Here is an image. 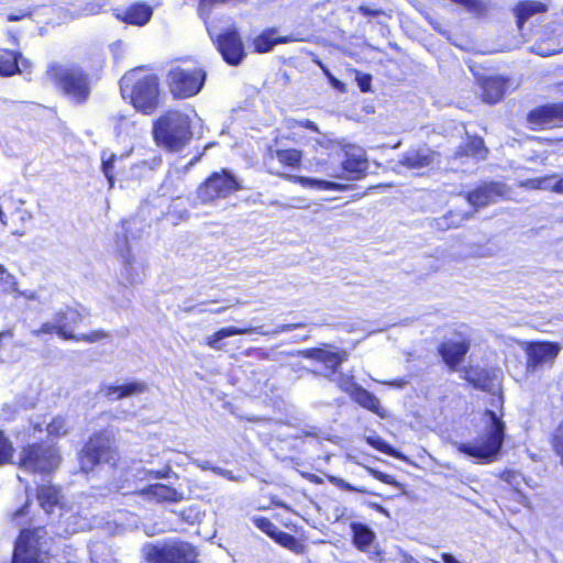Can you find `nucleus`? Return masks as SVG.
Masks as SVG:
<instances>
[{
    "label": "nucleus",
    "mask_w": 563,
    "mask_h": 563,
    "mask_svg": "<svg viewBox=\"0 0 563 563\" xmlns=\"http://www.w3.org/2000/svg\"><path fill=\"white\" fill-rule=\"evenodd\" d=\"M90 558L92 563H119L111 549L103 542H93L90 545Z\"/></svg>",
    "instance_id": "c9c22d12"
},
{
    "label": "nucleus",
    "mask_w": 563,
    "mask_h": 563,
    "mask_svg": "<svg viewBox=\"0 0 563 563\" xmlns=\"http://www.w3.org/2000/svg\"><path fill=\"white\" fill-rule=\"evenodd\" d=\"M153 134L158 145L179 151L191 139L190 120L180 111H167L154 123Z\"/></svg>",
    "instance_id": "7ed1b4c3"
},
{
    "label": "nucleus",
    "mask_w": 563,
    "mask_h": 563,
    "mask_svg": "<svg viewBox=\"0 0 563 563\" xmlns=\"http://www.w3.org/2000/svg\"><path fill=\"white\" fill-rule=\"evenodd\" d=\"M211 471H212L214 474L219 475V476H223V477H225V478H228V479H230V481H235V477H234V476L232 475V473H231L230 471H228V470H224V468H221V467H217V466H214V467H212V468H211Z\"/></svg>",
    "instance_id": "052dcab7"
},
{
    "label": "nucleus",
    "mask_w": 563,
    "mask_h": 563,
    "mask_svg": "<svg viewBox=\"0 0 563 563\" xmlns=\"http://www.w3.org/2000/svg\"><path fill=\"white\" fill-rule=\"evenodd\" d=\"M367 470H368V472H369L371 474H373V475H374V477H376L377 479H379V481H382V482H384V483H390V482H389V479H388V477H389L388 475H386V474H384V473H382V472H378V471H376V470H373V468H367Z\"/></svg>",
    "instance_id": "680f3d73"
},
{
    "label": "nucleus",
    "mask_w": 563,
    "mask_h": 563,
    "mask_svg": "<svg viewBox=\"0 0 563 563\" xmlns=\"http://www.w3.org/2000/svg\"><path fill=\"white\" fill-rule=\"evenodd\" d=\"M487 155V148L481 137H472L465 146H461L456 152V157L471 156L476 161L484 159Z\"/></svg>",
    "instance_id": "473e14b6"
},
{
    "label": "nucleus",
    "mask_w": 563,
    "mask_h": 563,
    "mask_svg": "<svg viewBox=\"0 0 563 563\" xmlns=\"http://www.w3.org/2000/svg\"><path fill=\"white\" fill-rule=\"evenodd\" d=\"M289 128H295V126H301V128H306L308 130H311L313 132H317V133H320L317 124L313 122V121H310V120H294V121H290L289 122Z\"/></svg>",
    "instance_id": "5fc2aeb1"
},
{
    "label": "nucleus",
    "mask_w": 563,
    "mask_h": 563,
    "mask_svg": "<svg viewBox=\"0 0 563 563\" xmlns=\"http://www.w3.org/2000/svg\"><path fill=\"white\" fill-rule=\"evenodd\" d=\"M60 463V455L54 446L31 444L20 452L19 467L27 473L51 474Z\"/></svg>",
    "instance_id": "20e7f679"
},
{
    "label": "nucleus",
    "mask_w": 563,
    "mask_h": 563,
    "mask_svg": "<svg viewBox=\"0 0 563 563\" xmlns=\"http://www.w3.org/2000/svg\"><path fill=\"white\" fill-rule=\"evenodd\" d=\"M223 59L230 65H239L245 57L243 42L234 27L228 29L214 40Z\"/></svg>",
    "instance_id": "f8f14e48"
},
{
    "label": "nucleus",
    "mask_w": 563,
    "mask_h": 563,
    "mask_svg": "<svg viewBox=\"0 0 563 563\" xmlns=\"http://www.w3.org/2000/svg\"><path fill=\"white\" fill-rule=\"evenodd\" d=\"M367 169V161L362 148L349 146L345 150V159L342 163V170L353 175L354 178L360 177Z\"/></svg>",
    "instance_id": "4be33fe9"
},
{
    "label": "nucleus",
    "mask_w": 563,
    "mask_h": 563,
    "mask_svg": "<svg viewBox=\"0 0 563 563\" xmlns=\"http://www.w3.org/2000/svg\"><path fill=\"white\" fill-rule=\"evenodd\" d=\"M277 543H279L280 545L287 548V549H290V550H294L296 547H297V539L287 533V532H284L279 529H277V531L275 532V534L273 536V538Z\"/></svg>",
    "instance_id": "49530a36"
},
{
    "label": "nucleus",
    "mask_w": 563,
    "mask_h": 563,
    "mask_svg": "<svg viewBox=\"0 0 563 563\" xmlns=\"http://www.w3.org/2000/svg\"><path fill=\"white\" fill-rule=\"evenodd\" d=\"M335 483L336 486H339L340 488L342 489H345V490H349V492H360V493H364L365 489L363 488H356L354 486H352L350 483L343 481V479H336L334 478L333 481Z\"/></svg>",
    "instance_id": "4d7b16f0"
},
{
    "label": "nucleus",
    "mask_w": 563,
    "mask_h": 563,
    "mask_svg": "<svg viewBox=\"0 0 563 563\" xmlns=\"http://www.w3.org/2000/svg\"><path fill=\"white\" fill-rule=\"evenodd\" d=\"M168 81L175 97L188 98L200 91L205 81V71L197 67L176 66L169 70Z\"/></svg>",
    "instance_id": "0eeeda50"
},
{
    "label": "nucleus",
    "mask_w": 563,
    "mask_h": 563,
    "mask_svg": "<svg viewBox=\"0 0 563 563\" xmlns=\"http://www.w3.org/2000/svg\"><path fill=\"white\" fill-rule=\"evenodd\" d=\"M115 159V155L112 153L103 152L101 156L102 161V172L106 176V178L109 181L110 188L113 187L114 184V177H113V163Z\"/></svg>",
    "instance_id": "a18cd8bd"
},
{
    "label": "nucleus",
    "mask_w": 563,
    "mask_h": 563,
    "mask_svg": "<svg viewBox=\"0 0 563 563\" xmlns=\"http://www.w3.org/2000/svg\"><path fill=\"white\" fill-rule=\"evenodd\" d=\"M351 397L361 407L376 413L378 417H387V410L382 407L379 399L363 387L358 386Z\"/></svg>",
    "instance_id": "bb28decb"
},
{
    "label": "nucleus",
    "mask_w": 563,
    "mask_h": 563,
    "mask_svg": "<svg viewBox=\"0 0 563 563\" xmlns=\"http://www.w3.org/2000/svg\"><path fill=\"white\" fill-rule=\"evenodd\" d=\"M19 59L16 53L8 49L0 51V75L11 76L20 73Z\"/></svg>",
    "instance_id": "f704fd0d"
},
{
    "label": "nucleus",
    "mask_w": 563,
    "mask_h": 563,
    "mask_svg": "<svg viewBox=\"0 0 563 563\" xmlns=\"http://www.w3.org/2000/svg\"><path fill=\"white\" fill-rule=\"evenodd\" d=\"M27 508H29V505L25 504L21 509H19L18 511L14 512L13 520L16 521L18 525H22V520L27 515Z\"/></svg>",
    "instance_id": "bf43d9fd"
},
{
    "label": "nucleus",
    "mask_w": 563,
    "mask_h": 563,
    "mask_svg": "<svg viewBox=\"0 0 563 563\" xmlns=\"http://www.w3.org/2000/svg\"><path fill=\"white\" fill-rule=\"evenodd\" d=\"M277 159L290 167H296L301 161V152L295 148L276 151Z\"/></svg>",
    "instance_id": "58836bf2"
},
{
    "label": "nucleus",
    "mask_w": 563,
    "mask_h": 563,
    "mask_svg": "<svg viewBox=\"0 0 563 563\" xmlns=\"http://www.w3.org/2000/svg\"><path fill=\"white\" fill-rule=\"evenodd\" d=\"M366 442L371 446L375 448L376 450H378L385 454H388V455L395 456V457H399V454L386 441H384L382 438H379L377 435L366 437Z\"/></svg>",
    "instance_id": "c03bdc74"
},
{
    "label": "nucleus",
    "mask_w": 563,
    "mask_h": 563,
    "mask_svg": "<svg viewBox=\"0 0 563 563\" xmlns=\"http://www.w3.org/2000/svg\"><path fill=\"white\" fill-rule=\"evenodd\" d=\"M147 390L148 386L143 380H131L122 385H106L102 387L104 396L111 401L137 396Z\"/></svg>",
    "instance_id": "f3484780"
},
{
    "label": "nucleus",
    "mask_w": 563,
    "mask_h": 563,
    "mask_svg": "<svg viewBox=\"0 0 563 563\" xmlns=\"http://www.w3.org/2000/svg\"><path fill=\"white\" fill-rule=\"evenodd\" d=\"M544 11H547V5L540 1L529 0L520 2L515 10L518 26L522 27V24L526 20H528L533 14Z\"/></svg>",
    "instance_id": "c756f323"
},
{
    "label": "nucleus",
    "mask_w": 563,
    "mask_h": 563,
    "mask_svg": "<svg viewBox=\"0 0 563 563\" xmlns=\"http://www.w3.org/2000/svg\"><path fill=\"white\" fill-rule=\"evenodd\" d=\"M19 296H22L29 300H35L37 299V295L35 291L33 290H24V291H19L16 292Z\"/></svg>",
    "instance_id": "e2e57ef3"
},
{
    "label": "nucleus",
    "mask_w": 563,
    "mask_h": 563,
    "mask_svg": "<svg viewBox=\"0 0 563 563\" xmlns=\"http://www.w3.org/2000/svg\"><path fill=\"white\" fill-rule=\"evenodd\" d=\"M53 319L58 328V336L63 340L85 341L92 343L108 336V334L101 330L93 331L89 334H74V329L81 321V314L75 309L67 308L57 312Z\"/></svg>",
    "instance_id": "9d476101"
},
{
    "label": "nucleus",
    "mask_w": 563,
    "mask_h": 563,
    "mask_svg": "<svg viewBox=\"0 0 563 563\" xmlns=\"http://www.w3.org/2000/svg\"><path fill=\"white\" fill-rule=\"evenodd\" d=\"M111 122L115 136L120 141L139 137L143 132L142 124L136 120L134 113L130 115L118 112L111 117Z\"/></svg>",
    "instance_id": "2eb2a0df"
},
{
    "label": "nucleus",
    "mask_w": 563,
    "mask_h": 563,
    "mask_svg": "<svg viewBox=\"0 0 563 563\" xmlns=\"http://www.w3.org/2000/svg\"><path fill=\"white\" fill-rule=\"evenodd\" d=\"M141 495L150 500H155L157 503H179L184 499L183 492H179L176 488L164 484L148 485L141 490Z\"/></svg>",
    "instance_id": "412c9836"
},
{
    "label": "nucleus",
    "mask_w": 563,
    "mask_h": 563,
    "mask_svg": "<svg viewBox=\"0 0 563 563\" xmlns=\"http://www.w3.org/2000/svg\"><path fill=\"white\" fill-rule=\"evenodd\" d=\"M351 530L355 548L361 552L371 553V547L376 540L374 531L360 522L351 523Z\"/></svg>",
    "instance_id": "a878e982"
},
{
    "label": "nucleus",
    "mask_w": 563,
    "mask_h": 563,
    "mask_svg": "<svg viewBox=\"0 0 563 563\" xmlns=\"http://www.w3.org/2000/svg\"><path fill=\"white\" fill-rule=\"evenodd\" d=\"M306 356L324 364V366L331 371L327 375V377H329V376H334L336 374L340 365L343 362L347 361L349 353L344 350H341L338 352H332V351L322 350V349H314V350L307 351Z\"/></svg>",
    "instance_id": "a211bd4d"
},
{
    "label": "nucleus",
    "mask_w": 563,
    "mask_h": 563,
    "mask_svg": "<svg viewBox=\"0 0 563 563\" xmlns=\"http://www.w3.org/2000/svg\"><path fill=\"white\" fill-rule=\"evenodd\" d=\"M288 179L299 183L303 187L317 188L320 190H344L346 186L334 181L321 180L302 176H287Z\"/></svg>",
    "instance_id": "72a5a7b5"
},
{
    "label": "nucleus",
    "mask_w": 563,
    "mask_h": 563,
    "mask_svg": "<svg viewBox=\"0 0 563 563\" xmlns=\"http://www.w3.org/2000/svg\"><path fill=\"white\" fill-rule=\"evenodd\" d=\"M59 523L65 527V532L75 533L90 528L88 512H81L75 506H67L58 514Z\"/></svg>",
    "instance_id": "6ab92c4d"
},
{
    "label": "nucleus",
    "mask_w": 563,
    "mask_h": 563,
    "mask_svg": "<svg viewBox=\"0 0 563 563\" xmlns=\"http://www.w3.org/2000/svg\"><path fill=\"white\" fill-rule=\"evenodd\" d=\"M483 100L487 103L500 101L505 95L506 80L500 76L486 77L481 80Z\"/></svg>",
    "instance_id": "393cba45"
},
{
    "label": "nucleus",
    "mask_w": 563,
    "mask_h": 563,
    "mask_svg": "<svg viewBox=\"0 0 563 563\" xmlns=\"http://www.w3.org/2000/svg\"><path fill=\"white\" fill-rule=\"evenodd\" d=\"M122 263L124 266V272L126 274V280L129 283H135L139 279V274L134 272V257L132 256L130 249L124 247L120 252Z\"/></svg>",
    "instance_id": "4c0bfd02"
},
{
    "label": "nucleus",
    "mask_w": 563,
    "mask_h": 563,
    "mask_svg": "<svg viewBox=\"0 0 563 563\" xmlns=\"http://www.w3.org/2000/svg\"><path fill=\"white\" fill-rule=\"evenodd\" d=\"M69 428L68 421L63 417L54 418L46 427L48 434L53 437L67 434Z\"/></svg>",
    "instance_id": "79ce46f5"
},
{
    "label": "nucleus",
    "mask_w": 563,
    "mask_h": 563,
    "mask_svg": "<svg viewBox=\"0 0 563 563\" xmlns=\"http://www.w3.org/2000/svg\"><path fill=\"white\" fill-rule=\"evenodd\" d=\"M123 98H129L133 107L145 113H152L158 106V81L156 76L133 69L120 81Z\"/></svg>",
    "instance_id": "f257e3e1"
},
{
    "label": "nucleus",
    "mask_w": 563,
    "mask_h": 563,
    "mask_svg": "<svg viewBox=\"0 0 563 563\" xmlns=\"http://www.w3.org/2000/svg\"><path fill=\"white\" fill-rule=\"evenodd\" d=\"M14 448L11 441L0 430V466L11 463Z\"/></svg>",
    "instance_id": "a19ab883"
},
{
    "label": "nucleus",
    "mask_w": 563,
    "mask_h": 563,
    "mask_svg": "<svg viewBox=\"0 0 563 563\" xmlns=\"http://www.w3.org/2000/svg\"><path fill=\"white\" fill-rule=\"evenodd\" d=\"M0 221L3 223V224H7V219H5V214L2 210V206L0 205Z\"/></svg>",
    "instance_id": "774afa93"
},
{
    "label": "nucleus",
    "mask_w": 563,
    "mask_h": 563,
    "mask_svg": "<svg viewBox=\"0 0 563 563\" xmlns=\"http://www.w3.org/2000/svg\"><path fill=\"white\" fill-rule=\"evenodd\" d=\"M441 559L444 563H461L452 554L442 553Z\"/></svg>",
    "instance_id": "0e129e2a"
},
{
    "label": "nucleus",
    "mask_w": 563,
    "mask_h": 563,
    "mask_svg": "<svg viewBox=\"0 0 563 563\" xmlns=\"http://www.w3.org/2000/svg\"><path fill=\"white\" fill-rule=\"evenodd\" d=\"M300 327H302V324H292V323L279 324L272 331H264L262 327H258L260 328L258 331H255V332L260 333L262 335H277V334L284 333V332H290Z\"/></svg>",
    "instance_id": "09e8293b"
},
{
    "label": "nucleus",
    "mask_w": 563,
    "mask_h": 563,
    "mask_svg": "<svg viewBox=\"0 0 563 563\" xmlns=\"http://www.w3.org/2000/svg\"><path fill=\"white\" fill-rule=\"evenodd\" d=\"M115 451L112 441L103 433L89 439L80 455V468L88 473L101 463H112L115 460Z\"/></svg>",
    "instance_id": "6e6552de"
},
{
    "label": "nucleus",
    "mask_w": 563,
    "mask_h": 563,
    "mask_svg": "<svg viewBox=\"0 0 563 563\" xmlns=\"http://www.w3.org/2000/svg\"><path fill=\"white\" fill-rule=\"evenodd\" d=\"M102 10V5L98 2H88L82 8L81 12L78 13V16H88L99 14Z\"/></svg>",
    "instance_id": "3c124183"
},
{
    "label": "nucleus",
    "mask_w": 563,
    "mask_h": 563,
    "mask_svg": "<svg viewBox=\"0 0 563 563\" xmlns=\"http://www.w3.org/2000/svg\"><path fill=\"white\" fill-rule=\"evenodd\" d=\"M195 464L200 467L201 470H210L213 467L211 464L207 461H195Z\"/></svg>",
    "instance_id": "69168bd1"
},
{
    "label": "nucleus",
    "mask_w": 563,
    "mask_h": 563,
    "mask_svg": "<svg viewBox=\"0 0 563 563\" xmlns=\"http://www.w3.org/2000/svg\"><path fill=\"white\" fill-rule=\"evenodd\" d=\"M532 52L540 56H551L559 52L556 48L545 47L543 44H536L532 46Z\"/></svg>",
    "instance_id": "6e6d98bb"
},
{
    "label": "nucleus",
    "mask_w": 563,
    "mask_h": 563,
    "mask_svg": "<svg viewBox=\"0 0 563 563\" xmlns=\"http://www.w3.org/2000/svg\"><path fill=\"white\" fill-rule=\"evenodd\" d=\"M509 189L503 183H487L467 195L468 202L474 207H485L499 198H506Z\"/></svg>",
    "instance_id": "ddd939ff"
},
{
    "label": "nucleus",
    "mask_w": 563,
    "mask_h": 563,
    "mask_svg": "<svg viewBox=\"0 0 563 563\" xmlns=\"http://www.w3.org/2000/svg\"><path fill=\"white\" fill-rule=\"evenodd\" d=\"M551 113L553 124L558 122H563V101L559 103H551Z\"/></svg>",
    "instance_id": "864d4df0"
},
{
    "label": "nucleus",
    "mask_w": 563,
    "mask_h": 563,
    "mask_svg": "<svg viewBox=\"0 0 563 563\" xmlns=\"http://www.w3.org/2000/svg\"><path fill=\"white\" fill-rule=\"evenodd\" d=\"M254 525L261 529L263 532H265L267 536L273 538L275 532L277 531L278 527L275 526L269 519L264 517H257L254 518Z\"/></svg>",
    "instance_id": "de8ad7c7"
},
{
    "label": "nucleus",
    "mask_w": 563,
    "mask_h": 563,
    "mask_svg": "<svg viewBox=\"0 0 563 563\" xmlns=\"http://www.w3.org/2000/svg\"><path fill=\"white\" fill-rule=\"evenodd\" d=\"M161 195L179 198L184 194L183 179L179 170L169 173L161 186Z\"/></svg>",
    "instance_id": "7c9ffc66"
},
{
    "label": "nucleus",
    "mask_w": 563,
    "mask_h": 563,
    "mask_svg": "<svg viewBox=\"0 0 563 563\" xmlns=\"http://www.w3.org/2000/svg\"><path fill=\"white\" fill-rule=\"evenodd\" d=\"M114 15L121 22L144 26L150 22L153 9L145 3H134L125 9H115Z\"/></svg>",
    "instance_id": "dca6fc26"
},
{
    "label": "nucleus",
    "mask_w": 563,
    "mask_h": 563,
    "mask_svg": "<svg viewBox=\"0 0 563 563\" xmlns=\"http://www.w3.org/2000/svg\"><path fill=\"white\" fill-rule=\"evenodd\" d=\"M168 471H169V468L167 471H164V472H162V471L151 472V474H153L155 478H163V477L167 476Z\"/></svg>",
    "instance_id": "338daca9"
},
{
    "label": "nucleus",
    "mask_w": 563,
    "mask_h": 563,
    "mask_svg": "<svg viewBox=\"0 0 563 563\" xmlns=\"http://www.w3.org/2000/svg\"><path fill=\"white\" fill-rule=\"evenodd\" d=\"M31 333L34 336H41L43 334H52V333H56L58 335V328H57L54 319H52L51 321L44 322L38 329L32 330Z\"/></svg>",
    "instance_id": "8fccbe9b"
},
{
    "label": "nucleus",
    "mask_w": 563,
    "mask_h": 563,
    "mask_svg": "<svg viewBox=\"0 0 563 563\" xmlns=\"http://www.w3.org/2000/svg\"><path fill=\"white\" fill-rule=\"evenodd\" d=\"M144 551L152 563H196L195 549L185 542H173L163 548L146 547Z\"/></svg>",
    "instance_id": "1a4fd4ad"
},
{
    "label": "nucleus",
    "mask_w": 563,
    "mask_h": 563,
    "mask_svg": "<svg viewBox=\"0 0 563 563\" xmlns=\"http://www.w3.org/2000/svg\"><path fill=\"white\" fill-rule=\"evenodd\" d=\"M241 189L239 180L227 169L210 175L197 189V198L202 203L224 199Z\"/></svg>",
    "instance_id": "423d86ee"
},
{
    "label": "nucleus",
    "mask_w": 563,
    "mask_h": 563,
    "mask_svg": "<svg viewBox=\"0 0 563 563\" xmlns=\"http://www.w3.org/2000/svg\"><path fill=\"white\" fill-rule=\"evenodd\" d=\"M435 156V152L430 148H412L401 155L399 164L407 168H423L431 165Z\"/></svg>",
    "instance_id": "5701e85b"
},
{
    "label": "nucleus",
    "mask_w": 563,
    "mask_h": 563,
    "mask_svg": "<svg viewBox=\"0 0 563 563\" xmlns=\"http://www.w3.org/2000/svg\"><path fill=\"white\" fill-rule=\"evenodd\" d=\"M329 379L334 382L343 391L347 393L350 396L356 390L358 385L354 382L353 376L344 375L342 373L336 372L334 376H329Z\"/></svg>",
    "instance_id": "ea45409f"
},
{
    "label": "nucleus",
    "mask_w": 563,
    "mask_h": 563,
    "mask_svg": "<svg viewBox=\"0 0 563 563\" xmlns=\"http://www.w3.org/2000/svg\"><path fill=\"white\" fill-rule=\"evenodd\" d=\"M550 108H551V103L532 110L528 115L529 122L536 126L553 124L552 113H551Z\"/></svg>",
    "instance_id": "e433bc0d"
},
{
    "label": "nucleus",
    "mask_w": 563,
    "mask_h": 563,
    "mask_svg": "<svg viewBox=\"0 0 563 563\" xmlns=\"http://www.w3.org/2000/svg\"><path fill=\"white\" fill-rule=\"evenodd\" d=\"M484 420L485 428L478 439L467 443L456 442L455 446L461 453L484 462H492L501 449L505 438V423L492 410H486Z\"/></svg>",
    "instance_id": "f03ea898"
},
{
    "label": "nucleus",
    "mask_w": 563,
    "mask_h": 563,
    "mask_svg": "<svg viewBox=\"0 0 563 563\" xmlns=\"http://www.w3.org/2000/svg\"><path fill=\"white\" fill-rule=\"evenodd\" d=\"M47 75L75 102H84L88 98L89 84L86 75L78 67L53 65Z\"/></svg>",
    "instance_id": "39448f33"
},
{
    "label": "nucleus",
    "mask_w": 563,
    "mask_h": 563,
    "mask_svg": "<svg viewBox=\"0 0 563 563\" xmlns=\"http://www.w3.org/2000/svg\"><path fill=\"white\" fill-rule=\"evenodd\" d=\"M520 187L527 189H543L563 195V177L558 178L556 175L545 177L531 178L520 181Z\"/></svg>",
    "instance_id": "cd10ccee"
},
{
    "label": "nucleus",
    "mask_w": 563,
    "mask_h": 563,
    "mask_svg": "<svg viewBox=\"0 0 563 563\" xmlns=\"http://www.w3.org/2000/svg\"><path fill=\"white\" fill-rule=\"evenodd\" d=\"M465 379L474 387L495 394L500 388V371L471 367L465 371Z\"/></svg>",
    "instance_id": "4468645a"
},
{
    "label": "nucleus",
    "mask_w": 563,
    "mask_h": 563,
    "mask_svg": "<svg viewBox=\"0 0 563 563\" xmlns=\"http://www.w3.org/2000/svg\"><path fill=\"white\" fill-rule=\"evenodd\" d=\"M561 351V346L553 342L525 343L527 354V371H536L538 367L552 364Z\"/></svg>",
    "instance_id": "9b49d317"
},
{
    "label": "nucleus",
    "mask_w": 563,
    "mask_h": 563,
    "mask_svg": "<svg viewBox=\"0 0 563 563\" xmlns=\"http://www.w3.org/2000/svg\"><path fill=\"white\" fill-rule=\"evenodd\" d=\"M357 81H358L360 89L363 92H366V91L369 90V87H371V76H368V75L361 76V77L357 78Z\"/></svg>",
    "instance_id": "13d9d810"
},
{
    "label": "nucleus",
    "mask_w": 563,
    "mask_h": 563,
    "mask_svg": "<svg viewBox=\"0 0 563 563\" xmlns=\"http://www.w3.org/2000/svg\"><path fill=\"white\" fill-rule=\"evenodd\" d=\"M37 499L41 507L47 514H54L56 510L63 511L67 506L62 504L60 492L52 485H43L37 490Z\"/></svg>",
    "instance_id": "b1692460"
},
{
    "label": "nucleus",
    "mask_w": 563,
    "mask_h": 563,
    "mask_svg": "<svg viewBox=\"0 0 563 563\" xmlns=\"http://www.w3.org/2000/svg\"><path fill=\"white\" fill-rule=\"evenodd\" d=\"M318 65L322 69L323 74L328 77L332 87H334L335 89L341 90V91L344 90V84L342 81H340L339 79H336L331 74V71L328 69V67L325 65H323L320 60H318Z\"/></svg>",
    "instance_id": "603ef678"
},
{
    "label": "nucleus",
    "mask_w": 563,
    "mask_h": 563,
    "mask_svg": "<svg viewBox=\"0 0 563 563\" xmlns=\"http://www.w3.org/2000/svg\"><path fill=\"white\" fill-rule=\"evenodd\" d=\"M470 349V342L466 340L448 341L440 347V354L443 361L452 368L455 369L463 360Z\"/></svg>",
    "instance_id": "aec40b11"
},
{
    "label": "nucleus",
    "mask_w": 563,
    "mask_h": 563,
    "mask_svg": "<svg viewBox=\"0 0 563 563\" xmlns=\"http://www.w3.org/2000/svg\"><path fill=\"white\" fill-rule=\"evenodd\" d=\"M0 285L5 292H18L15 277L2 264H0Z\"/></svg>",
    "instance_id": "37998d69"
},
{
    "label": "nucleus",
    "mask_w": 563,
    "mask_h": 563,
    "mask_svg": "<svg viewBox=\"0 0 563 563\" xmlns=\"http://www.w3.org/2000/svg\"><path fill=\"white\" fill-rule=\"evenodd\" d=\"M274 33L275 32L273 30H269L254 38L253 44H254V48L257 53L269 52L276 44L289 43L292 41V38L287 37V36L275 37Z\"/></svg>",
    "instance_id": "2f4dec72"
},
{
    "label": "nucleus",
    "mask_w": 563,
    "mask_h": 563,
    "mask_svg": "<svg viewBox=\"0 0 563 563\" xmlns=\"http://www.w3.org/2000/svg\"><path fill=\"white\" fill-rule=\"evenodd\" d=\"M260 328H236V327H227L222 328L219 331L214 332L211 335L206 338V343L213 350H222V340L239 334H251L253 331H258Z\"/></svg>",
    "instance_id": "c85d7f7f"
}]
</instances>
